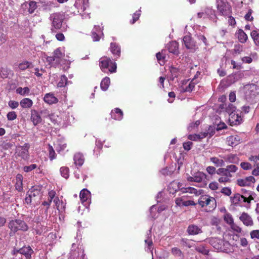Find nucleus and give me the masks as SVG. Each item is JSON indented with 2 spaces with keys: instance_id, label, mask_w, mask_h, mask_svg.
Masks as SVG:
<instances>
[{
  "instance_id": "nucleus-13",
  "label": "nucleus",
  "mask_w": 259,
  "mask_h": 259,
  "mask_svg": "<svg viewBox=\"0 0 259 259\" xmlns=\"http://www.w3.org/2000/svg\"><path fill=\"white\" fill-rule=\"evenodd\" d=\"M197 16L199 18H208L210 20L216 21V16L215 14V12L213 10L210 8H206L204 12L198 13Z\"/></svg>"
},
{
  "instance_id": "nucleus-38",
  "label": "nucleus",
  "mask_w": 259,
  "mask_h": 259,
  "mask_svg": "<svg viewBox=\"0 0 259 259\" xmlns=\"http://www.w3.org/2000/svg\"><path fill=\"white\" fill-rule=\"evenodd\" d=\"M54 55L56 58V63H60V59L64 56L63 48H58L54 52Z\"/></svg>"
},
{
  "instance_id": "nucleus-55",
  "label": "nucleus",
  "mask_w": 259,
  "mask_h": 259,
  "mask_svg": "<svg viewBox=\"0 0 259 259\" xmlns=\"http://www.w3.org/2000/svg\"><path fill=\"white\" fill-rule=\"evenodd\" d=\"M165 51H162L161 52H159L156 54V58L158 61H161L163 63H164L165 56L164 54Z\"/></svg>"
},
{
  "instance_id": "nucleus-39",
  "label": "nucleus",
  "mask_w": 259,
  "mask_h": 259,
  "mask_svg": "<svg viewBox=\"0 0 259 259\" xmlns=\"http://www.w3.org/2000/svg\"><path fill=\"white\" fill-rule=\"evenodd\" d=\"M253 199L252 198H246L243 195H241L239 194H236L234 195V200L235 201H242L244 202L250 203V200Z\"/></svg>"
},
{
  "instance_id": "nucleus-8",
  "label": "nucleus",
  "mask_w": 259,
  "mask_h": 259,
  "mask_svg": "<svg viewBox=\"0 0 259 259\" xmlns=\"http://www.w3.org/2000/svg\"><path fill=\"white\" fill-rule=\"evenodd\" d=\"M81 203L86 207L89 206L91 203V194L87 189H82L79 194Z\"/></svg>"
},
{
  "instance_id": "nucleus-26",
  "label": "nucleus",
  "mask_w": 259,
  "mask_h": 259,
  "mask_svg": "<svg viewBox=\"0 0 259 259\" xmlns=\"http://www.w3.org/2000/svg\"><path fill=\"white\" fill-rule=\"evenodd\" d=\"M30 119L34 125H37L41 121V118L40 115L35 110H33L31 112Z\"/></svg>"
},
{
  "instance_id": "nucleus-48",
  "label": "nucleus",
  "mask_w": 259,
  "mask_h": 259,
  "mask_svg": "<svg viewBox=\"0 0 259 259\" xmlns=\"http://www.w3.org/2000/svg\"><path fill=\"white\" fill-rule=\"evenodd\" d=\"M60 171L62 176L64 178L67 179L69 177V168L67 167H61Z\"/></svg>"
},
{
  "instance_id": "nucleus-25",
  "label": "nucleus",
  "mask_w": 259,
  "mask_h": 259,
  "mask_svg": "<svg viewBox=\"0 0 259 259\" xmlns=\"http://www.w3.org/2000/svg\"><path fill=\"white\" fill-rule=\"evenodd\" d=\"M167 49L170 53L178 54L179 53L178 44L175 41L170 42L167 45Z\"/></svg>"
},
{
  "instance_id": "nucleus-36",
  "label": "nucleus",
  "mask_w": 259,
  "mask_h": 259,
  "mask_svg": "<svg viewBox=\"0 0 259 259\" xmlns=\"http://www.w3.org/2000/svg\"><path fill=\"white\" fill-rule=\"evenodd\" d=\"M198 83V81L197 80V78L195 76L192 80L189 82V85L186 87L185 89H184V92H192L195 85Z\"/></svg>"
},
{
  "instance_id": "nucleus-54",
  "label": "nucleus",
  "mask_w": 259,
  "mask_h": 259,
  "mask_svg": "<svg viewBox=\"0 0 259 259\" xmlns=\"http://www.w3.org/2000/svg\"><path fill=\"white\" fill-rule=\"evenodd\" d=\"M171 77L172 79H174L175 77H177L180 74V71L179 69L175 68V67H171L170 70Z\"/></svg>"
},
{
  "instance_id": "nucleus-58",
  "label": "nucleus",
  "mask_w": 259,
  "mask_h": 259,
  "mask_svg": "<svg viewBox=\"0 0 259 259\" xmlns=\"http://www.w3.org/2000/svg\"><path fill=\"white\" fill-rule=\"evenodd\" d=\"M37 167V165L35 164H31L29 166H25L23 167V170L25 172H28L31 171Z\"/></svg>"
},
{
  "instance_id": "nucleus-50",
  "label": "nucleus",
  "mask_w": 259,
  "mask_h": 259,
  "mask_svg": "<svg viewBox=\"0 0 259 259\" xmlns=\"http://www.w3.org/2000/svg\"><path fill=\"white\" fill-rule=\"evenodd\" d=\"M157 208V206L155 205H153L150 207V213L151 217L152 218H156L158 216L157 214V213H158Z\"/></svg>"
},
{
  "instance_id": "nucleus-63",
  "label": "nucleus",
  "mask_w": 259,
  "mask_h": 259,
  "mask_svg": "<svg viewBox=\"0 0 259 259\" xmlns=\"http://www.w3.org/2000/svg\"><path fill=\"white\" fill-rule=\"evenodd\" d=\"M141 11L139 10L138 11H137L136 13H135L133 15V20L131 22L132 24H134L136 21H137L139 18L140 16L141 15Z\"/></svg>"
},
{
  "instance_id": "nucleus-49",
  "label": "nucleus",
  "mask_w": 259,
  "mask_h": 259,
  "mask_svg": "<svg viewBox=\"0 0 259 259\" xmlns=\"http://www.w3.org/2000/svg\"><path fill=\"white\" fill-rule=\"evenodd\" d=\"M48 151H49V158L51 160H53V159L56 158V153L53 148V147L49 145H48Z\"/></svg>"
},
{
  "instance_id": "nucleus-33",
  "label": "nucleus",
  "mask_w": 259,
  "mask_h": 259,
  "mask_svg": "<svg viewBox=\"0 0 259 259\" xmlns=\"http://www.w3.org/2000/svg\"><path fill=\"white\" fill-rule=\"evenodd\" d=\"M110 50L114 55H117L119 57L120 54V47L116 43L111 42L110 44Z\"/></svg>"
},
{
  "instance_id": "nucleus-46",
  "label": "nucleus",
  "mask_w": 259,
  "mask_h": 259,
  "mask_svg": "<svg viewBox=\"0 0 259 259\" xmlns=\"http://www.w3.org/2000/svg\"><path fill=\"white\" fill-rule=\"evenodd\" d=\"M53 202L55 203V205L57 208V209L59 211H62L64 209V206L63 205V202L60 201L59 198L58 197H56L53 199Z\"/></svg>"
},
{
  "instance_id": "nucleus-14",
  "label": "nucleus",
  "mask_w": 259,
  "mask_h": 259,
  "mask_svg": "<svg viewBox=\"0 0 259 259\" xmlns=\"http://www.w3.org/2000/svg\"><path fill=\"white\" fill-rule=\"evenodd\" d=\"M33 252V251L30 246H24L18 250L14 251V254L19 253L24 255L25 256L26 259H31V254Z\"/></svg>"
},
{
  "instance_id": "nucleus-29",
  "label": "nucleus",
  "mask_w": 259,
  "mask_h": 259,
  "mask_svg": "<svg viewBox=\"0 0 259 259\" xmlns=\"http://www.w3.org/2000/svg\"><path fill=\"white\" fill-rule=\"evenodd\" d=\"M151 230H149V232L147 233V238L145 240V243L146 244V246L147 249L151 252L152 255L153 256V242L151 238Z\"/></svg>"
},
{
  "instance_id": "nucleus-37",
  "label": "nucleus",
  "mask_w": 259,
  "mask_h": 259,
  "mask_svg": "<svg viewBox=\"0 0 259 259\" xmlns=\"http://www.w3.org/2000/svg\"><path fill=\"white\" fill-rule=\"evenodd\" d=\"M49 117L52 122L55 124H57L58 125H61L63 124L62 123L61 118L59 117L58 115L55 114V113L50 114L49 115Z\"/></svg>"
},
{
  "instance_id": "nucleus-30",
  "label": "nucleus",
  "mask_w": 259,
  "mask_h": 259,
  "mask_svg": "<svg viewBox=\"0 0 259 259\" xmlns=\"http://www.w3.org/2000/svg\"><path fill=\"white\" fill-rule=\"evenodd\" d=\"M20 105L23 109L30 108L33 105V101L29 98H24L20 101Z\"/></svg>"
},
{
  "instance_id": "nucleus-35",
  "label": "nucleus",
  "mask_w": 259,
  "mask_h": 259,
  "mask_svg": "<svg viewBox=\"0 0 259 259\" xmlns=\"http://www.w3.org/2000/svg\"><path fill=\"white\" fill-rule=\"evenodd\" d=\"M195 249L197 252L204 255H208L209 253L208 249L206 248L205 245L202 244L196 245Z\"/></svg>"
},
{
  "instance_id": "nucleus-24",
  "label": "nucleus",
  "mask_w": 259,
  "mask_h": 259,
  "mask_svg": "<svg viewBox=\"0 0 259 259\" xmlns=\"http://www.w3.org/2000/svg\"><path fill=\"white\" fill-rule=\"evenodd\" d=\"M111 116L113 119L120 120L123 117V112L119 108H116L112 110Z\"/></svg>"
},
{
  "instance_id": "nucleus-45",
  "label": "nucleus",
  "mask_w": 259,
  "mask_h": 259,
  "mask_svg": "<svg viewBox=\"0 0 259 259\" xmlns=\"http://www.w3.org/2000/svg\"><path fill=\"white\" fill-rule=\"evenodd\" d=\"M16 92L21 96H24L29 95L30 93V89L27 87H24V88L19 87L16 89Z\"/></svg>"
},
{
  "instance_id": "nucleus-32",
  "label": "nucleus",
  "mask_w": 259,
  "mask_h": 259,
  "mask_svg": "<svg viewBox=\"0 0 259 259\" xmlns=\"http://www.w3.org/2000/svg\"><path fill=\"white\" fill-rule=\"evenodd\" d=\"M101 32L102 34H103L102 32V29L100 27V26H95L93 31H92V37L93 38L94 41H99L100 39V37L99 36V34L98 32Z\"/></svg>"
},
{
  "instance_id": "nucleus-41",
  "label": "nucleus",
  "mask_w": 259,
  "mask_h": 259,
  "mask_svg": "<svg viewBox=\"0 0 259 259\" xmlns=\"http://www.w3.org/2000/svg\"><path fill=\"white\" fill-rule=\"evenodd\" d=\"M69 83H72L70 81H68L67 77L65 75H61L60 80L58 83L57 86L59 88H62Z\"/></svg>"
},
{
  "instance_id": "nucleus-19",
  "label": "nucleus",
  "mask_w": 259,
  "mask_h": 259,
  "mask_svg": "<svg viewBox=\"0 0 259 259\" xmlns=\"http://www.w3.org/2000/svg\"><path fill=\"white\" fill-rule=\"evenodd\" d=\"M44 100L45 103L49 105L56 104L58 101V99L54 96V95L51 93H47L45 95Z\"/></svg>"
},
{
  "instance_id": "nucleus-44",
  "label": "nucleus",
  "mask_w": 259,
  "mask_h": 259,
  "mask_svg": "<svg viewBox=\"0 0 259 259\" xmlns=\"http://www.w3.org/2000/svg\"><path fill=\"white\" fill-rule=\"evenodd\" d=\"M110 78L108 77H106L103 78L101 82V88L103 91H106L110 84Z\"/></svg>"
},
{
  "instance_id": "nucleus-64",
  "label": "nucleus",
  "mask_w": 259,
  "mask_h": 259,
  "mask_svg": "<svg viewBox=\"0 0 259 259\" xmlns=\"http://www.w3.org/2000/svg\"><path fill=\"white\" fill-rule=\"evenodd\" d=\"M243 51V46L240 45H235L234 52L235 54H240Z\"/></svg>"
},
{
  "instance_id": "nucleus-10",
  "label": "nucleus",
  "mask_w": 259,
  "mask_h": 259,
  "mask_svg": "<svg viewBox=\"0 0 259 259\" xmlns=\"http://www.w3.org/2000/svg\"><path fill=\"white\" fill-rule=\"evenodd\" d=\"M188 195H183L176 198L175 203L178 206H188L190 205H195L196 204L193 201L188 199Z\"/></svg>"
},
{
  "instance_id": "nucleus-57",
  "label": "nucleus",
  "mask_w": 259,
  "mask_h": 259,
  "mask_svg": "<svg viewBox=\"0 0 259 259\" xmlns=\"http://www.w3.org/2000/svg\"><path fill=\"white\" fill-rule=\"evenodd\" d=\"M240 166L244 170H249L252 168L251 165L247 162H241L240 164Z\"/></svg>"
},
{
  "instance_id": "nucleus-23",
  "label": "nucleus",
  "mask_w": 259,
  "mask_h": 259,
  "mask_svg": "<svg viewBox=\"0 0 259 259\" xmlns=\"http://www.w3.org/2000/svg\"><path fill=\"white\" fill-rule=\"evenodd\" d=\"M187 232L189 234L195 235L202 233L201 228L195 225H189L188 229Z\"/></svg>"
},
{
  "instance_id": "nucleus-40",
  "label": "nucleus",
  "mask_w": 259,
  "mask_h": 259,
  "mask_svg": "<svg viewBox=\"0 0 259 259\" xmlns=\"http://www.w3.org/2000/svg\"><path fill=\"white\" fill-rule=\"evenodd\" d=\"M171 254L176 257H184V253L182 251V250L176 247H172L171 249Z\"/></svg>"
},
{
  "instance_id": "nucleus-34",
  "label": "nucleus",
  "mask_w": 259,
  "mask_h": 259,
  "mask_svg": "<svg viewBox=\"0 0 259 259\" xmlns=\"http://www.w3.org/2000/svg\"><path fill=\"white\" fill-rule=\"evenodd\" d=\"M210 161L217 167H222L225 165V160L217 157H210Z\"/></svg>"
},
{
  "instance_id": "nucleus-43",
  "label": "nucleus",
  "mask_w": 259,
  "mask_h": 259,
  "mask_svg": "<svg viewBox=\"0 0 259 259\" xmlns=\"http://www.w3.org/2000/svg\"><path fill=\"white\" fill-rule=\"evenodd\" d=\"M23 177L21 175H17L16 177V189L20 191L22 190Z\"/></svg>"
},
{
  "instance_id": "nucleus-52",
  "label": "nucleus",
  "mask_w": 259,
  "mask_h": 259,
  "mask_svg": "<svg viewBox=\"0 0 259 259\" xmlns=\"http://www.w3.org/2000/svg\"><path fill=\"white\" fill-rule=\"evenodd\" d=\"M31 63L28 61H24L19 64L18 68L21 70H24L29 68Z\"/></svg>"
},
{
  "instance_id": "nucleus-5",
  "label": "nucleus",
  "mask_w": 259,
  "mask_h": 259,
  "mask_svg": "<svg viewBox=\"0 0 259 259\" xmlns=\"http://www.w3.org/2000/svg\"><path fill=\"white\" fill-rule=\"evenodd\" d=\"M219 12L224 16H229L231 14V8L227 0H216Z\"/></svg>"
},
{
  "instance_id": "nucleus-3",
  "label": "nucleus",
  "mask_w": 259,
  "mask_h": 259,
  "mask_svg": "<svg viewBox=\"0 0 259 259\" xmlns=\"http://www.w3.org/2000/svg\"><path fill=\"white\" fill-rule=\"evenodd\" d=\"M100 67L103 71H106L107 69L111 73L116 72V64L112 61V60L106 57H102L100 59Z\"/></svg>"
},
{
  "instance_id": "nucleus-4",
  "label": "nucleus",
  "mask_w": 259,
  "mask_h": 259,
  "mask_svg": "<svg viewBox=\"0 0 259 259\" xmlns=\"http://www.w3.org/2000/svg\"><path fill=\"white\" fill-rule=\"evenodd\" d=\"M209 243L217 250L223 252L227 251V246L229 245L228 242L218 238H209Z\"/></svg>"
},
{
  "instance_id": "nucleus-22",
  "label": "nucleus",
  "mask_w": 259,
  "mask_h": 259,
  "mask_svg": "<svg viewBox=\"0 0 259 259\" xmlns=\"http://www.w3.org/2000/svg\"><path fill=\"white\" fill-rule=\"evenodd\" d=\"M225 162L231 163L238 164L239 162V158L237 155L230 154L224 157Z\"/></svg>"
},
{
  "instance_id": "nucleus-1",
  "label": "nucleus",
  "mask_w": 259,
  "mask_h": 259,
  "mask_svg": "<svg viewBox=\"0 0 259 259\" xmlns=\"http://www.w3.org/2000/svg\"><path fill=\"white\" fill-rule=\"evenodd\" d=\"M8 227L10 229V236L14 235L19 231H26L28 226L26 223L20 219H15L10 221L8 223Z\"/></svg>"
},
{
  "instance_id": "nucleus-42",
  "label": "nucleus",
  "mask_w": 259,
  "mask_h": 259,
  "mask_svg": "<svg viewBox=\"0 0 259 259\" xmlns=\"http://www.w3.org/2000/svg\"><path fill=\"white\" fill-rule=\"evenodd\" d=\"M238 38L241 43H244L246 41L248 37L247 34L241 29L238 30L237 32Z\"/></svg>"
},
{
  "instance_id": "nucleus-2",
  "label": "nucleus",
  "mask_w": 259,
  "mask_h": 259,
  "mask_svg": "<svg viewBox=\"0 0 259 259\" xmlns=\"http://www.w3.org/2000/svg\"><path fill=\"white\" fill-rule=\"evenodd\" d=\"M198 203L202 207H206L207 211L213 210L217 206L214 198L207 195H201L198 199Z\"/></svg>"
},
{
  "instance_id": "nucleus-21",
  "label": "nucleus",
  "mask_w": 259,
  "mask_h": 259,
  "mask_svg": "<svg viewBox=\"0 0 259 259\" xmlns=\"http://www.w3.org/2000/svg\"><path fill=\"white\" fill-rule=\"evenodd\" d=\"M240 220L247 226L253 225V221L251 218L246 213H242L240 217Z\"/></svg>"
},
{
  "instance_id": "nucleus-31",
  "label": "nucleus",
  "mask_w": 259,
  "mask_h": 259,
  "mask_svg": "<svg viewBox=\"0 0 259 259\" xmlns=\"http://www.w3.org/2000/svg\"><path fill=\"white\" fill-rule=\"evenodd\" d=\"M74 163L76 165L81 166L84 161L83 156L80 153H76L74 156Z\"/></svg>"
},
{
  "instance_id": "nucleus-20",
  "label": "nucleus",
  "mask_w": 259,
  "mask_h": 259,
  "mask_svg": "<svg viewBox=\"0 0 259 259\" xmlns=\"http://www.w3.org/2000/svg\"><path fill=\"white\" fill-rule=\"evenodd\" d=\"M183 42L185 47L188 49L191 50H195V46L193 41L192 40V38L189 35H186L183 38Z\"/></svg>"
},
{
  "instance_id": "nucleus-18",
  "label": "nucleus",
  "mask_w": 259,
  "mask_h": 259,
  "mask_svg": "<svg viewBox=\"0 0 259 259\" xmlns=\"http://www.w3.org/2000/svg\"><path fill=\"white\" fill-rule=\"evenodd\" d=\"M229 120L232 125H237L241 123L242 118L238 113L232 112L229 114Z\"/></svg>"
},
{
  "instance_id": "nucleus-6",
  "label": "nucleus",
  "mask_w": 259,
  "mask_h": 259,
  "mask_svg": "<svg viewBox=\"0 0 259 259\" xmlns=\"http://www.w3.org/2000/svg\"><path fill=\"white\" fill-rule=\"evenodd\" d=\"M50 20L52 22V30L59 29L62 26L63 17L59 13H54L50 15Z\"/></svg>"
},
{
  "instance_id": "nucleus-62",
  "label": "nucleus",
  "mask_w": 259,
  "mask_h": 259,
  "mask_svg": "<svg viewBox=\"0 0 259 259\" xmlns=\"http://www.w3.org/2000/svg\"><path fill=\"white\" fill-rule=\"evenodd\" d=\"M237 184L241 187H244V186H249L248 185V183L246 182V181L245 180V179H238L237 181Z\"/></svg>"
},
{
  "instance_id": "nucleus-15",
  "label": "nucleus",
  "mask_w": 259,
  "mask_h": 259,
  "mask_svg": "<svg viewBox=\"0 0 259 259\" xmlns=\"http://www.w3.org/2000/svg\"><path fill=\"white\" fill-rule=\"evenodd\" d=\"M183 189L184 187L183 184L177 181L171 182L168 186V191L169 193L171 194L175 193L178 190L183 191Z\"/></svg>"
},
{
  "instance_id": "nucleus-27",
  "label": "nucleus",
  "mask_w": 259,
  "mask_h": 259,
  "mask_svg": "<svg viewBox=\"0 0 259 259\" xmlns=\"http://www.w3.org/2000/svg\"><path fill=\"white\" fill-rule=\"evenodd\" d=\"M240 139L237 136H231L227 138V142L228 145L234 147L239 143Z\"/></svg>"
},
{
  "instance_id": "nucleus-12",
  "label": "nucleus",
  "mask_w": 259,
  "mask_h": 259,
  "mask_svg": "<svg viewBox=\"0 0 259 259\" xmlns=\"http://www.w3.org/2000/svg\"><path fill=\"white\" fill-rule=\"evenodd\" d=\"M211 131L210 132H203L199 134H193V135H189L188 136V138L192 141H198L202 139H203L207 137L208 135L209 136V137H211L214 133V132L213 131V128L211 126H210L208 131Z\"/></svg>"
},
{
  "instance_id": "nucleus-16",
  "label": "nucleus",
  "mask_w": 259,
  "mask_h": 259,
  "mask_svg": "<svg viewBox=\"0 0 259 259\" xmlns=\"http://www.w3.org/2000/svg\"><path fill=\"white\" fill-rule=\"evenodd\" d=\"M217 174L221 177L218 179V181L220 183L226 184L231 182V178L232 175H228L226 172H223L221 168H218L217 170Z\"/></svg>"
},
{
  "instance_id": "nucleus-59",
  "label": "nucleus",
  "mask_w": 259,
  "mask_h": 259,
  "mask_svg": "<svg viewBox=\"0 0 259 259\" xmlns=\"http://www.w3.org/2000/svg\"><path fill=\"white\" fill-rule=\"evenodd\" d=\"M19 102L14 100H10L8 102L9 106L12 109L17 108L19 106Z\"/></svg>"
},
{
  "instance_id": "nucleus-11",
  "label": "nucleus",
  "mask_w": 259,
  "mask_h": 259,
  "mask_svg": "<svg viewBox=\"0 0 259 259\" xmlns=\"http://www.w3.org/2000/svg\"><path fill=\"white\" fill-rule=\"evenodd\" d=\"M192 176L187 175L186 179L189 182H201L205 178L206 175L201 171H197L194 174H191Z\"/></svg>"
},
{
  "instance_id": "nucleus-53",
  "label": "nucleus",
  "mask_w": 259,
  "mask_h": 259,
  "mask_svg": "<svg viewBox=\"0 0 259 259\" xmlns=\"http://www.w3.org/2000/svg\"><path fill=\"white\" fill-rule=\"evenodd\" d=\"M46 60H47V62H48V63L50 65H51L52 66L59 63H56V58L55 57L54 55H53V56L47 57L46 58Z\"/></svg>"
},
{
  "instance_id": "nucleus-60",
  "label": "nucleus",
  "mask_w": 259,
  "mask_h": 259,
  "mask_svg": "<svg viewBox=\"0 0 259 259\" xmlns=\"http://www.w3.org/2000/svg\"><path fill=\"white\" fill-rule=\"evenodd\" d=\"M7 118L9 120H14L17 118V114L14 111L9 112L7 115Z\"/></svg>"
},
{
  "instance_id": "nucleus-51",
  "label": "nucleus",
  "mask_w": 259,
  "mask_h": 259,
  "mask_svg": "<svg viewBox=\"0 0 259 259\" xmlns=\"http://www.w3.org/2000/svg\"><path fill=\"white\" fill-rule=\"evenodd\" d=\"M225 221L230 225L234 226L233 219L232 215L229 213H226L224 215Z\"/></svg>"
},
{
  "instance_id": "nucleus-17",
  "label": "nucleus",
  "mask_w": 259,
  "mask_h": 259,
  "mask_svg": "<svg viewBox=\"0 0 259 259\" xmlns=\"http://www.w3.org/2000/svg\"><path fill=\"white\" fill-rule=\"evenodd\" d=\"M74 7L78 9V12L80 14L89 7L88 0H77L74 4Z\"/></svg>"
},
{
  "instance_id": "nucleus-28",
  "label": "nucleus",
  "mask_w": 259,
  "mask_h": 259,
  "mask_svg": "<svg viewBox=\"0 0 259 259\" xmlns=\"http://www.w3.org/2000/svg\"><path fill=\"white\" fill-rule=\"evenodd\" d=\"M223 172H226L228 175H232V173L236 172L238 170V167L233 164L228 165L226 168H221Z\"/></svg>"
},
{
  "instance_id": "nucleus-56",
  "label": "nucleus",
  "mask_w": 259,
  "mask_h": 259,
  "mask_svg": "<svg viewBox=\"0 0 259 259\" xmlns=\"http://www.w3.org/2000/svg\"><path fill=\"white\" fill-rule=\"evenodd\" d=\"M28 11L30 13H33L37 8L36 3L33 1L30 2L29 4Z\"/></svg>"
},
{
  "instance_id": "nucleus-7",
  "label": "nucleus",
  "mask_w": 259,
  "mask_h": 259,
  "mask_svg": "<svg viewBox=\"0 0 259 259\" xmlns=\"http://www.w3.org/2000/svg\"><path fill=\"white\" fill-rule=\"evenodd\" d=\"M29 145L25 143L22 146H19L16 149V153L18 155L24 160H27L29 158Z\"/></svg>"
},
{
  "instance_id": "nucleus-47",
  "label": "nucleus",
  "mask_w": 259,
  "mask_h": 259,
  "mask_svg": "<svg viewBox=\"0 0 259 259\" xmlns=\"http://www.w3.org/2000/svg\"><path fill=\"white\" fill-rule=\"evenodd\" d=\"M183 193H189L191 194H194L196 195L199 194L197 190L194 188L189 187L187 188L184 187L182 191Z\"/></svg>"
},
{
  "instance_id": "nucleus-9",
  "label": "nucleus",
  "mask_w": 259,
  "mask_h": 259,
  "mask_svg": "<svg viewBox=\"0 0 259 259\" xmlns=\"http://www.w3.org/2000/svg\"><path fill=\"white\" fill-rule=\"evenodd\" d=\"M246 98H251L259 94V88L254 84H247L244 87Z\"/></svg>"
},
{
  "instance_id": "nucleus-61",
  "label": "nucleus",
  "mask_w": 259,
  "mask_h": 259,
  "mask_svg": "<svg viewBox=\"0 0 259 259\" xmlns=\"http://www.w3.org/2000/svg\"><path fill=\"white\" fill-rule=\"evenodd\" d=\"M221 192L226 196H230L231 193V189L229 187H224L221 189Z\"/></svg>"
}]
</instances>
